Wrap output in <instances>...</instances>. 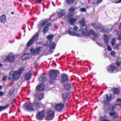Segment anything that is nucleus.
Segmentation results:
<instances>
[{"label": "nucleus", "mask_w": 121, "mask_h": 121, "mask_svg": "<svg viewBox=\"0 0 121 121\" xmlns=\"http://www.w3.org/2000/svg\"><path fill=\"white\" fill-rule=\"evenodd\" d=\"M79 23L81 25L80 30L82 31V35L85 36H89L92 35L94 36L93 39L94 41H95L96 39L99 37L98 35L94 32L92 30H90L89 32H87L86 26L84 18Z\"/></svg>", "instance_id": "nucleus-1"}, {"label": "nucleus", "mask_w": 121, "mask_h": 121, "mask_svg": "<svg viewBox=\"0 0 121 121\" xmlns=\"http://www.w3.org/2000/svg\"><path fill=\"white\" fill-rule=\"evenodd\" d=\"M24 69L23 68H21L17 71L13 72V73H10L9 78V79L13 80H17L20 78L21 74L24 71Z\"/></svg>", "instance_id": "nucleus-2"}, {"label": "nucleus", "mask_w": 121, "mask_h": 121, "mask_svg": "<svg viewBox=\"0 0 121 121\" xmlns=\"http://www.w3.org/2000/svg\"><path fill=\"white\" fill-rule=\"evenodd\" d=\"M57 72L56 71L52 69L49 72L50 80L51 82H52L53 81L56 79L57 77Z\"/></svg>", "instance_id": "nucleus-3"}, {"label": "nucleus", "mask_w": 121, "mask_h": 121, "mask_svg": "<svg viewBox=\"0 0 121 121\" xmlns=\"http://www.w3.org/2000/svg\"><path fill=\"white\" fill-rule=\"evenodd\" d=\"M16 57V56L13 55L12 54H9L5 56L4 61L12 62L15 61Z\"/></svg>", "instance_id": "nucleus-4"}, {"label": "nucleus", "mask_w": 121, "mask_h": 121, "mask_svg": "<svg viewBox=\"0 0 121 121\" xmlns=\"http://www.w3.org/2000/svg\"><path fill=\"white\" fill-rule=\"evenodd\" d=\"M43 50V48L42 47L38 48L36 49H34L33 48H31V52L32 54L35 56L39 54Z\"/></svg>", "instance_id": "nucleus-5"}, {"label": "nucleus", "mask_w": 121, "mask_h": 121, "mask_svg": "<svg viewBox=\"0 0 121 121\" xmlns=\"http://www.w3.org/2000/svg\"><path fill=\"white\" fill-rule=\"evenodd\" d=\"M27 103H25L23 104V107L24 108H26L27 109L30 111H33L35 110L34 106H33L32 103H29L27 105Z\"/></svg>", "instance_id": "nucleus-6"}, {"label": "nucleus", "mask_w": 121, "mask_h": 121, "mask_svg": "<svg viewBox=\"0 0 121 121\" xmlns=\"http://www.w3.org/2000/svg\"><path fill=\"white\" fill-rule=\"evenodd\" d=\"M68 33L71 35L77 36H81L80 34L76 33L74 31L73 29L71 28H69L68 29Z\"/></svg>", "instance_id": "nucleus-7"}, {"label": "nucleus", "mask_w": 121, "mask_h": 121, "mask_svg": "<svg viewBox=\"0 0 121 121\" xmlns=\"http://www.w3.org/2000/svg\"><path fill=\"white\" fill-rule=\"evenodd\" d=\"M107 69L108 71L110 72H112L114 71L116 72V71H118L114 66L112 65H111L108 66V67Z\"/></svg>", "instance_id": "nucleus-8"}, {"label": "nucleus", "mask_w": 121, "mask_h": 121, "mask_svg": "<svg viewBox=\"0 0 121 121\" xmlns=\"http://www.w3.org/2000/svg\"><path fill=\"white\" fill-rule=\"evenodd\" d=\"M64 107V105L62 104H57L55 107V109L58 111H60L62 110Z\"/></svg>", "instance_id": "nucleus-9"}, {"label": "nucleus", "mask_w": 121, "mask_h": 121, "mask_svg": "<svg viewBox=\"0 0 121 121\" xmlns=\"http://www.w3.org/2000/svg\"><path fill=\"white\" fill-rule=\"evenodd\" d=\"M58 16L59 17H61L65 14V12L63 9H58L57 11Z\"/></svg>", "instance_id": "nucleus-10"}, {"label": "nucleus", "mask_w": 121, "mask_h": 121, "mask_svg": "<svg viewBox=\"0 0 121 121\" xmlns=\"http://www.w3.org/2000/svg\"><path fill=\"white\" fill-rule=\"evenodd\" d=\"M45 119L46 120H50L53 119L54 117V114H47Z\"/></svg>", "instance_id": "nucleus-11"}, {"label": "nucleus", "mask_w": 121, "mask_h": 121, "mask_svg": "<svg viewBox=\"0 0 121 121\" xmlns=\"http://www.w3.org/2000/svg\"><path fill=\"white\" fill-rule=\"evenodd\" d=\"M0 21L2 23H5L6 22V17L5 14H3L0 17Z\"/></svg>", "instance_id": "nucleus-12"}, {"label": "nucleus", "mask_w": 121, "mask_h": 121, "mask_svg": "<svg viewBox=\"0 0 121 121\" xmlns=\"http://www.w3.org/2000/svg\"><path fill=\"white\" fill-rule=\"evenodd\" d=\"M46 24V22L45 21L42 20L38 24V27L39 28H41L45 25Z\"/></svg>", "instance_id": "nucleus-13"}, {"label": "nucleus", "mask_w": 121, "mask_h": 121, "mask_svg": "<svg viewBox=\"0 0 121 121\" xmlns=\"http://www.w3.org/2000/svg\"><path fill=\"white\" fill-rule=\"evenodd\" d=\"M68 80V77L65 74H64L61 76V81L63 82H66Z\"/></svg>", "instance_id": "nucleus-14"}, {"label": "nucleus", "mask_w": 121, "mask_h": 121, "mask_svg": "<svg viewBox=\"0 0 121 121\" xmlns=\"http://www.w3.org/2000/svg\"><path fill=\"white\" fill-rule=\"evenodd\" d=\"M92 26L95 29H98L100 28L101 26V25L98 22L93 23L92 24Z\"/></svg>", "instance_id": "nucleus-15"}, {"label": "nucleus", "mask_w": 121, "mask_h": 121, "mask_svg": "<svg viewBox=\"0 0 121 121\" xmlns=\"http://www.w3.org/2000/svg\"><path fill=\"white\" fill-rule=\"evenodd\" d=\"M34 104L35 106H34L35 109L39 108L42 105L41 103L38 102L36 100H35L34 102Z\"/></svg>", "instance_id": "nucleus-16"}, {"label": "nucleus", "mask_w": 121, "mask_h": 121, "mask_svg": "<svg viewBox=\"0 0 121 121\" xmlns=\"http://www.w3.org/2000/svg\"><path fill=\"white\" fill-rule=\"evenodd\" d=\"M44 89V86L43 85H38L36 88V90L39 91H42Z\"/></svg>", "instance_id": "nucleus-17"}, {"label": "nucleus", "mask_w": 121, "mask_h": 121, "mask_svg": "<svg viewBox=\"0 0 121 121\" xmlns=\"http://www.w3.org/2000/svg\"><path fill=\"white\" fill-rule=\"evenodd\" d=\"M45 116V114H37L36 118L38 120H42Z\"/></svg>", "instance_id": "nucleus-18"}, {"label": "nucleus", "mask_w": 121, "mask_h": 121, "mask_svg": "<svg viewBox=\"0 0 121 121\" xmlns=\"http://www.w3.org/2000/svg\"><path fill=\"white\" fill-rule=\"evenodd\" d=\"M30 56V53H26L22 57V59L23 60H24L28 59Z\"/></svg>", "instance_id": "nucleus-19"}, {"label": "nucleus", "mask_w": 121, "mask_h": 121, "mask_svg": "<svg viewBox=\"0 0 121 121\" xmlns=\"http://www.w3.org/2000/svg\"><path fill=\"white\" fill-rule=\"evenodd\" d=\"M39 35V33L37 32L33 36L32 38L31 39H32L33 41L34 42L36 41L38 39Z\"/></svg>", "instance_id": "nucleus-20"}, {"label": "nucleus", "mask_w": 121, "mask_h": 121, "mask_svg": "<svg viewBox=\"0 0 121 121\" xmlns=\"http://www.w3.org/2000/svg\"><path fill=\"white\" fill-rule=\"evenodd\" d=\"M76 19L74 18H71L68 19V21L72 25H73L75 24Z\"/></svg>", "instance_id": "nucleus-21"}, {"label": "nucleus", "mask_w": 121, "mask_h": 121, "mask_svg": "<svg viewBox=\"0 0 121 121\" xmlns=\"http://www.w3.org/2000/svg\"><path fill=\"white\" fill-rule=\"evenodd\" d=\"M113 48L117 49H121V42H120L118 44H116L113 47Z\"/></svg>", "instance_id": "nucleus-22"}, {"label": "nucleus", "mask_w": 121, "mask_h": 121, "mask_svg": "<svg viewBox=\"0 0 121 121\" xmlns=\"http://www.w3.org/2000/svg\"><path fill=\"white\" fill-rule=\"evenodd\" d=\"M37 98L39 100L42 99L43 96V95L41 93H39L35 95Z\"/></svg>", "instance_id": "nucleus-23"}, {"label": "nucleus", "mask_w": 121, "mask_h": 121, "mask_svg": "<svg viewBox=\"0 0 121 121\" xmlns=\"http://www.w3.org/2000/svg\"><path fill=\"white\" fill-rule=\"evenodd\" d=\"M31 74L30 72H28L26 73L25 76V78L26 80L30 79L31 77Z\"/></svg>", "instance_id": "nucleus-24"}, {"label": "nucleus", "mask_w": 121, "mask_h": 121, "mask_svg": "<svg viewBox=\"0 0 121 121\" xmlns=\"http://www.w3.org/2000/svg\"><path fill=\"white\" fill-rule=\"evenodd\" d=\"M39 80L40 82L43 83L44 81L46 80V78L44 76L40 77L39 78Z\"/></svg>", "instance_id": "nucleus-25"}, {"label": "nucleus", "mask_w": 121, "mask_h": 121, "mask_svg": "<svg viewBox=\"0 0 121 121\" xmlns=\"http://www.w3.org/2000/svg\"><path fill=\"white\" fill-rule=\"evenodd\" d=\"M112 97V95L111 94L106 95V100L108 102H109L111 100Z\"/></svg>", "instance_id": "nucleus-26"}, {"label": "nucleus", "mask_w": 121, "mask_h": 121, "mask_svg": "<svg viewBox=\"0 0 121 121\" xmlns=\"http://www.w3.org/2000/svg\"><path fill=\"white\" fill-rule=\"evenodd\" d=\"M9 105V104H8L5 106H0V112L7 108Z\"/></svg>", "instance_id": "nucleus-27"}, {"label": "nucleus", "mask_w": 121, "mask_h": 121, "mask_svg": "<svg viewBox=\"0 0 121 121\" xmlns=\"http://www.w3.org/2000/svg\"><path fill=\"white\" fill-rule=\"evenodd\" d=\"M109 39L108 37L107 36L104 35V41L105 43L107 44L108 43V41L109 40Z\"/></svg>", "instance_id": "nucleus-28"}, {"label": "nucleus", "mask_w": 121, "mask_h": 121, "mask_svg": "<svg viewBox=\"0 0 121 121\" xmlns=\"http://www.w3.org/2000/svg\"><path fill=\"white\" fill-rule=\"evenodd\" d=\"M56 46V44L54 43L52 44H51L49 46V48L50 49H54L55 48Z\"/></svg>", "instance_id": "nucleus-29"}, {"label": "nucleus", "mask_w": 121, "mask_h": 121, "mask_svg": "<svg viewBox=\"0 0 121 121\" xmlns=\"http://www.w3.org/2000/svg\"><path fill=\"white\" fill-rule=\"evenodd\" d=\"M34 41H33L32 39H31L27 43V46L28 47H30L32 45Z\"/></svg>", "instance_id": "nucleus-30"}, {"label": "nucleus", "mask_w": 121, "mask_h": 121, "mask_svg": "<svg viewBox=\"0 0 121 121\" xmlns=\"http://www.w3.org/2000/svg\"><path fill=\"white\" fill-rule=\"evenodd\" d=\"M77 8L76 7H72L69 9V11L71 12H73L77 10Z\"/></svg>", "instance_id": "nucleus-31"}, {"label": "nucleus", "mask_w": 121, "mask_h": 121, "mask_svg": "<svg viewBox=\"0 0 121 121\" xmlns=\"http://www.w3.org/2000/svg\"><path fill=\"white\" fill-rule=\"evenodd\" d=\"M116 39L115 38H113L111 41V45L113 47L114 44L116 42Z\"/></svg>", "instance_id": "nucleus-32"}, {"label": "nucleus", "mask_w": 121, "mask_h": 121, "mask_svg": "<svg viewBox=\"0 0 121 121\" xmlns=\"http://www.w3.org/2000/svg\"><path fill=\"white\" fill-rule=\"evenodd\" d=\"M74 15V13H69L67 16V18L68 19L70 18H71V17L73 16Z\"/></svg>", "instance_id": "nucleus-33"}, {"label": "nucleus", "mask_w": 121, "mask_h": 121, "mask_svg": "<svg viewBox=\"0 0 121 121\" xmlns=\"http://www.w3.org/2000/svg\"><path fill=\"white\" fill-rule=\"evenodd\" d=\"M119 92V90L118 88L115 89L113 91V93L115 94H117L118 95Z\"/></svg>", "instance_id": "nucleus-34"}, {"label": "nucleus", "mask_w": 121, "mask_h": 121, "mask_svg": "<svg viewBox=\"0 0 121 121\" xmlns=\"http://www.w3.org/2000/svg\"><path fill=\"white\" fill-rule=\"evenodd\" d=\"M64 86L65 89L67 90L69 89L71 87L70 85L67 83Z\"/></svg>", "instance_id": "nucleus-35"}, {"label": "nucleus", "mask_w": 121, "mask_h": 121, "mask_svg": "<svg viewBox=\"0 0 121 121\" xmlns=\"http://www.w3.org/2000/svg\"><path fill=\"white\" fill-rule=\"evenodd\" d=\"M48 30V27L45 26L43 28V32L45 34L47 32Z\"/></svg>", "instance_id": "nucleus-36"}, {"label": "nucleus", "mask_w": 121, "mask_h": 121, "mask_svg": "<svg viewBox=\"0 0 121 121\" xmlns=\"http://www.w3.org/2000/svg\"><path fill=\"white\" fill-rule=\"evenodd\" d=\"M116 105H114L111 106L109 108V109L110 110H113L116 107Z\"/></svg>", "instance_id": "nucleus-37"}, {"label": "nucleus", "mask_w": 121, "mask_h": 121, "mask_svg": "<svg viewBox=\"0 0 121 121\" xmlns=\"http://www.w3.org/2000/svg\"><path fill=\"white\" fill-rule=\"evenodd\" d=\"M118 67L121 66V58L119 59V61L116 63Z\"/></svg>", "instance_id": "nucleus-38"}, {"label": "nucleus", "mask_w": 121, "mask_h": 121, "mask_svg": "<svg viewBox=\"0 0 121 121\" xmlns=\"http://www.w3.org/2000/svg\"><path fill=\"white\" fill-rule=\"evenodd\" d=\"M74 0H66V2L68 4H72L74 2Z\"/></svg>", "instance_id": "nucleus-39"}, {"label": "nucleus", "mask_w": 121, "mask_h": 121, "mask_svg": "<svg viewBox=\"0 0 121 121\" xmlns=\"http://www.w3.org/2000/svg\"><path fill=\"white\" fill-rule=\"evenodd\" d=\"M53 35H49L47 37V38L49 40H50L52 39L53 38Z\"/></svg>", "instance_id": "nucleus-40"}, {"label": "nucleus", "mask_w": 121, "mask_h": 121, "mask_svg": "<svg viewBox=\"0 0 121 121\" xmlns=\"http://www.w3.org/2000/svg\"><path fill=\"white\" fill-rule=\"evenodd\" d=\"M62 97L64 99H66L67 97V94H63L62 95Z\"/></svg>", "instance_id": "nucleus-41"}, {"label": "nucleus", "mask_w": 121, "mask_h": 121, "mask_svg": "<svg viewBox=\"0 0 121 121\" xmlns=\"http://www.w3.org/2000/svg\"><path fill=\"white\" fill-rule=\"evenodd\" d=\"M80 11L82 12H85L86 11V9L85 8H82L80 9Z\"/></svg>", "instance_id": "nucleus-42"}, {"label": "nucleus", "mask_w": 121, "mask_h": 121, "mask_svg": "<svg viewBox=\"0 0 121 121\" xmlns=\"http://www.w3.org/2000/svg\"><path fill=\"white\" fill-rule=\"evenodd\" d=\"M107 50L109 51H110L112 50V48L111 46L110 45H108L107 46Z\"/></svg>", "instance_id": "nucleus-43"}, {"label": "nucleus", "mask_w": 121, "mask_h": 121, "mask_svg": "<svg viewBox=\"0 0 121 121\" xmlns=\"http://www.w3.org/2000/svg\"><path fill=\"white\" fill-rule=\"evenodd\" d=\"M14 91V88H12L11 90L9 91V93L10 94H12Z\"/></svg>", "instance_id": "nucleus-44"}, {"label": "nucleus", "mask_w": 121, "mask_h": 121, "mask_svg": "<svg viewBox=\"0 0 121 121\" xmlns=\"http://www.w3.org/2000/svg\"><path fill=\"white\" fill-rule=\"evenodd\" d=\"M116 101L117 103L121 104V99L120 98L118 99Z\"/></svg>", "instance_id": "nucleus-45"}, {"label": "nucleus", "mask_w": 121, "mask_h": 121, "mask_svg": "<svg viewBox=\"0 0 121 121\" xmlns=\"http://www.w3.org/2000/svg\"><path fill=\"white\" fill-rule=\"evenodd\" d=\"M111 55L113 56H114L115 55V52L114 51L110 53Z\"/></svg>", "instance_id": "nucleus-46"}, {"label": "nucleus", "mask_w": 121, "mask_h": 121, "mask_svg": "<svg viewBox=\"0 0 121 121\" xmlns=\"http://www.w3.org/2000/svg\"><path fill=\"white\" fill-rule=\"evenodd\" d=\"M73 30L75 31H77L78 29V27L77 26H74L73 27Z\"/></svg>", "instance_id": "nucleus-47"}, {"label": "nucleus", "mask_w": 121, "mask_h": 121, "mask_svg": "<svg viewBox=\"0 0 121 121\" xmlns=\"http://www.w3.org/2000/svg\"><path fill=\"white\" fill-rule=\"evenodd\" d=\"M54 112L52 110H50L47 113H54Z\"/></svg>", "instance_id": "nucleus-48"}, {"label": "nucleus", "mask_w": 121, "mask_h": 121, "mask_svg": "<svg viewBox=\"0 0 121 121\" xmlns=\"http://www.w3.org/2000/svg\"><path fill=\"white\" fill-rule=\"evenodd\" d=\"M118 32H119L117 30H115L114 31V33L115 35L118 34Z\"/></svg>", "instance_id": "nucleus-49"}, {"label": "nucleus", "mask_w": 121, "mask_h": 121, "mask_svg": "<svg viewBox=\"0 0 121 121\" xmlns=\"http://www.w3.org/2000/svg\"><path fill=\"white\" fill-rule=\"evenodd\" d=\"M47 112L44 110H43L41 112H39L38 113H44Z\"/></svg>", "instance_id": "nucleus-50"}, {"label": "nucleus", "mask_w": 121, "mask_h": 121, "mask_svg": "<svg viewBox=\"0 0 121 121\" xmlns=\"http://www.w3.org/2000/svg\"><path fill=\"white\" fill-rule=\"evenodd\" d=\"M7 77L6 76H4L3 77L2 79V80L4 81H6Z\"/></svg>", "instance_id": "nucleus-51"}, {"label": "nucleus", "mask_w": 121, "mask_h": 121, "mask_svg": "<svg viewBox=\"0 0 121 121\" xmlns=\"http://www.w3.org/2000/svg\"><path fill=\"white\" fill-rule=\"evenodd\" d=\"M121 3V0H119L115 2L116 3Z\"/></svg>", "instance_id": "nucleus-52"}, {"label": "nucleus", "mask_w": 121, "mask_h": 121, "mask_svg": "<svg viewBox=\"0 0 121 121\" xmlns=\"http://www.w3.org/2000/svg\"><path fill=\"white\" fill-rule=\"evenodd\" d=\"M4 93L2 91L0 92V96H2L4 95Z\"/></svg>", "instance_id": "nucleus-53"}, {"label": "nucleus", "mask_w": 121, "mask_h": 121, "mask_svg": "<svg viewBox=\"0 0 121 121\" xmlns=\"http://www.w3.org/2000/svg\"><path fill=\"white\" fill-rule=\"evenodd\" d=\"M103 0H97V4H99Z\"/></svg>", "instance_id": "nucleus-54"}, {"label": "nucleus", "mask_w": 121, "mask_h": 121, "mask_svg": "<svg viewBox=\"0 0 121 121\" xmlns=\"http://www.w3.org/2000/svg\"><path fill=\"white\" fill-rule=\"evenodd\" d=\"M51 24H52L51 23H49L47 25V26L48 27L50 26L51 25Z\"/></svg>", "instance_id": "nucleus-55"}, {"label": "nucleus", "mask_w": 121, "mask_h": 121, "mask_svg": "<svg viewBox=\"0 0 121 121\" xmlns=\"http://www.w3.org/2000/svg\"><path fill=\"white\" fill-rule=\"evenodd\" d=\"M41 0H38L37 2L38 3H40L41 2Z\"/></svg>", "instance_id": "nucleus-56"}, {"label": "nucleus", "mask_w": 121, "mask_h": 121, "mask_svg": "<svg viewBox=\"0 0 121 121\" xmlns=\"http://www.w3.org/2000/svg\"><path fill=\"white\" fill-rule=\"evenodd\" d=\"M115 114H110V116H113Z\"/></svg>", "instance_id": "nucleus-57"}, {"label": "nucleus", "mask_w": 121, "mask_h": 121, "mask_svg": "<svg viewBox=\"0 0 121 121\" xmlns=\"http://www.w3.org/2000/svg\"><path fill=\"white\" fill-rule=\"evenodd\" d=\"M3 65L1 64V63H0V67H2Z\"/></svg>", "instance_id": "nucleus-58"}, {"label": "nucleus", "mask_w": 121, "mask_h": 121, "mask_svg": "<svg viewBox=\"0 0 121 121\" xmlns=\"http://www.w3.org/2000/svg\"><path fill=\"white\" fill-rule=\"evenodd\" d=\"M2 86L0 85V90L2 88Z\"/></svg>", "instance_id": "nucleus-59"}, {"label": "nucleus", "mask_w": 121, "mask_h": 121, "mask_svg": "<svg viewBox=\"0 0 121 121\" xmlns=\"http://www.w3.org/2000/svg\"><path fill=\"white\" fill-rule=\"evenodd\" d=\"M20 36H21L22 35V34H21V33H20Z\"/></svg>", "instance_id": "nucleus-60"}, {"label": "nucleus", "mask_w": 121, "mask_h": 121, "mask_svg": "<svg viewBox=\"0 0 121 121\" xmlns=\"http://www.w3.org/2000/svg\"><path fill=\"white\" fill-rule=\"evenodd\" d=\"M23 29H24V32H25V29H24V28H23Z\"/></svg>", "instance_id": "nucleus-61"}, {"label": "nucleus", "mask_w": 121, "mask_h": 121, "mask_svg": "<svg viewBox=\"0 0 121 121\" xmlns=\"http://www.w3.org/2000/svg\"><path fill=\"white\" fill-rule=\"evenodd\" d=\"M16 38L17 39H19V37H18V38H17V37H16Z\"/></svg>", "instance_id": "nucleus-62"}, {"label": "nucleus", "mask_w": 121, "mask_h": 121, "mask_svg": "<svg viewBox=\"0 0 121 121\" xmlns=\"http://www.w3.org/2000/svg\"><path fill=\"white\" fill-rule=\"evenodd\" d=\"M110 31V30H108V31H106L107 32H108V31Z\"/></svg>", "instance_id": "nucleus-63"}, {"label": "nucleus", "mask_w": 121, "mask_h": 121, "mask_svg": "<svg viewBox=\"0 0 121 121\" xmlns=\"http://www.w3.org/2000/svg\"><path fill=\"white\" fill-rule=\"evenodd\" d=\"M11 13H12V14H13V12H12Z\"/></svg>", "instance_id": "nucleus-64"}]
</instances>
